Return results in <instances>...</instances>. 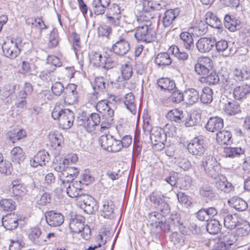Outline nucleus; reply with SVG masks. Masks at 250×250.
Here are the masks:
<instances>
[{"mask_svg":"<svg viewBox=\"0 0 250 250\" xmlns=\"http://www.w3.org/2000/svg\"><path fill=\"white\" fill-rule=\"evenodd\" d=\"M178 14L175 13V10L173 9L167 10L164 13L162 18V23L165 27H169L176 18Z\"/></svg>","mask_w":250,"mask_h":250,"instance_id":"obj_37","label":"nucleus"},{"mask_svg":"<svg viewBox=\"0 0 250 250\" xmlns=\"http://www.w3.org/2000/svg\"><path fill=\"white\" fill-rule=\"evenodd\" d=\"M206 21L212 27L219 28L221 22L218 18L214 13L208 12L206 14Z\"/></svg>","mask_w":250,"mask_h":250,"instance_id":"obj_44","label":"nucleus"},{"mask_svg":"<svg viewBox=\"0 0 250 250\" xmlns=\"http://www.w3.org/2000/svg\"><path fill=\"white\" fill-rule=\"evenodd\" d=\"M189 152L196 157L202 156L205 152L203 140L198 137L192 140L188 145Z\"/></svg>","mask_w":250,"mask_h":250,"instance_id":"obj_10","label":"nucleus"},{"mask_svg":"<svg viewBox=\"0 0 250 250\" xmlns=\"http://www.w3.org/2000/svg\"><path fill=\"white\" fill-rule=\"evenodd\" d=\"M19 217L15 214H7L2 218V226L8 230L16 229L19 225Z\"/></svg>","mask_w":250,"mask_h":250,"instance_id":"obj_19","label":"nucleus"},{"mask_svg":"<svg viewBox=\"0 0 250 250\" xmlns=\"http://www.w3.org/2000/svg\"><path fill=\"white\" fill-rule=\"evenodd\" d=\"M121 10L119 6L115 3L112 4L107 9L106 17L109 23L114 26L120 24Z\"/></svg>","mask_w":250,"mask_h":250,"instance_id":"obj_12","label":"nucleus"},{"mask_svg":"<svg viewBox=\"0 0 250 250\" xmlns=\"http://www.w3.org/2000/svg\"><path fill=\"white\" fill-rule=\"evenodd\" d=\"M192 179L189 176H185L179 179L177 182L179 188L180 189L187 190L191 185Z\"/></svg>","mask_w":250,"mask_h":250,"instance_id":"obj_58","label":"nucleus"},{"mask_svg":"<svg viewBox=\"0 0 250 250\" xmlns=\"http://www.w3.org/2000/svg\"><path fill=\"white\" fill-rule=\"evenodd\" d=\"M11 156L13 162H18L19 164L23 161L25 159L22 148L19 146H16L13 148L11 151Z\"/></svg>","mask_w":250,"mask_h":250,"instance_id":"obj_45","label":"nucleus"},{"mask_svg":"<svg viewBox=\"0 0 250 250\" xmlns=\"http://www.w3.org/2000/svg\"><path fill=\"white\" fill-rule=\"evenodd\" d=\"M223 109L225 113L229 115H233L241 111L239 104L234 101H227L225 103Z\"/></svg>","mask_w":250,"mask_h":250,"instance_id":"obj_30","label":"nucleus"},{"mask_svg":"<svg viewBox=\"0 0 250 250\" xmlns=\"http://www.w3.org/2000/svg\"><path fill=\"white\" fill-rule=\"evenodd\" d=\"M113 137L111 135H102L100 137L99 142L101 146L105 150H107L111 146Z\"/></svg>","mask_w":250,"mask_h":250,"instance_id":"obj_57","label":"nucleus"},{"mask_svg":"<svg viewBox=\"0 0 250 250\" xmlns=\"http://www.w3.org/2000/svg\"><path fill=\"white\" fill-rule=\"evenodd\" d=\"M24 245L25 243L21 238L12 239L9 245V250H21Z\"/></svg>","mask_w":250,"mask_h":250,"instance_id":"obj_63","label":"nucleus"},{"mask_svg":"<svg viewBox=\"0 0 250 250\" xmlns=\"http://www.w3.org/2000/svg\"><path fill=\"white\" fill-rule=\"evenodd\" d=\"M49 159V155L47 151H40L34 156L33 161H31V165L35 167L38 166H44L46 162H48Z\"/></svg>","mask_w":250,"mask_h":250,"instance_id":"obj_21","label":"nucleus"},{"mask_svg":"<svg viewBox=\"0 0 250 250\" xmlns=\"http://www.w3.org/2000/svg\"><path fill=\"white\" fill-rule=\"evenodd\" d=\"M49 136L50 139L54 146H61L62 140V135L61 132L56 131L54 132V133L50 135Z\"/></svg>","mask_w":250,"mask_h":250,"instance_id":"obj_62","label":"nucleus"},{"mask_svg":"<svg viewBox=\"0 0 250 250\" xmlns=\"http://www.w3.org/2000/svg\"><path fill=\"white\" fill-rule=\"evenodd\" d=\"M7 136L13 143L26 136V132L23 129L14 130L8 132Z\"/></svg>","mask_w":250,"mask_h":250,"instance_id":"obj_49","label":"nucleus"},{"mask_svg":"<svg viewBox=\"0 0 250 250\" xmlns=\"http://www.w3.org/2000/svg\"><path fill=\"white\" fill-rule=\"evenodd\" d=\"M65 187L67 194L71 198H75L78 196L82 189L80 183L77 181L73 182Z\"/></svg>","mask_w":250,"mask_h":250,"instance_id":"obj_40","label":"nucleus"},{"mask_svg":"<svg viewBox=\"0 0 250 250\" xmlns=\"http://www.w3.org/2000/svg\"><path fill=\"white\" fill-rule=\"evenodd\" d=\"M124 103L126 108L133 114L136 113V105L135 97L131 92L126 94L124 98Z\"/></svg>","mask_w":250,"mask_h":250,"instance_id":"obj_31","label":"nucleus"},{"mask_svg":"<svg viewBox=\"0 0 250 250\" xmlns=\"http://www.w3.org/2000/svg\"><path fill=\"white\" fill-rule=\"evenodd\" d=\"M26 98L24 92H19L16 97L15 106L22 110L26 106Z\"/></svg>","mask_w":250,"mask_h":250,"instance_id":"obj_52","label":"nucleus"},{"mask_svg":"<svg viewBox=\"0 0 250 250\" xmlns=\"http://www.w3.org/2000/svg\"><path fill=\"white\" fill-rule=\"evenodd\" d=\"M167 221L174 229H176L177 228L180 229L182 228L183 221L181 220L180 215L177 213H172Z\"/></svg>","mask_w":250,"mask_h":250,"instance_id":"obj_47","label":"nucleus"},{"mask_svg":"<svg viewBox=\"0 0 250 250\" xmlns=\"http://www.w3.org/2000/svg\"><path fill=\"white\" fill-rule=\"evenodd\" d=\"M223 126V120L218 116L210 117L205 125L207 130L211 132L218 131Z\"/></svg>","mask_w":250,"mask_h":250,"instance_id":"obj_18","label":"nucleus"},{"mask_svg":"<svg viewBox=\"0 0 250 250\" xmlns=\"http://www.w3.org/2000/svg\"><path fill=\"white\" fill-rule=\"evenodd\" d=\"M194 34L191 32H183L180 34V38L184 47L187 50H190L194 47L193 39L192 34Z\"/></svg>","mask_w":250,"mask_h":250,"instance_id":"obj_29","label":"nucleus"},{"mask_svg":"<svg viewBox=\"0 0 250 250\" xmlns=\"http://www.w3.org/2000/svg\"><path fill=\"white\" fill-rule=\"evenodd\" d=\"M203 78L204 79V81L209 85H215L219 82V78L218 74L216 72H213L211 69L209 73L206 75V76L203 77Z\"/></svg>","mask_w":250,"mask_h":250,"instance_id":"obj_53","label":"nucleus"},{"mask_svg":"<svg viewBox=\"0 0 250 250\" xmlns=\"http://www.w3.org/2000/svg\"><path fill=\"white\" fill-rule=\"evenodd\" d=\"M28 238L34 245L38 246H43L47 242L45 239V235L41 229L37 227L30 229L28 232Z\"/></svg>","mask_w":250,"mask_h":250,"instance_id":"obj_13","label":"nucleus"},{"mask_svg":"<svg viewBox=\"0 0 250 250\" xmlns=\"http://www.w3.org/2000/svg\"><path fill=\"white\" fill-rule=\"evenodd\" d=\"M199 98L198 92L194 88H189L185 91L184 100L188 104L192 105L195 103Z\"/></svg>","mask_w":250,"mask_h":250,"instance_id":"obj_32","label":"nucleus"},{"mask_svg":"<svg viewBox=\"0 0 250 250\" xmlns=\"http://www.w3.org/2000/svg\"><path fill=\"white\" fill-rule=\"evenodd\" d=\"M149 198L150 202L165 215H167L170 212L169 206L165 201V196L161 192L154 191L149 195Z\"/></svg>","mask_w":250,"mask_h":250,"instance_id":"obj_6","label":"nucleus"},{"mask_svg":"<svg viewBox=\"0 0 250 250\" xmlns=\"http://www.w3.org/2000/svg\"><path fill=\"white\" fill-rule=\"evenodd\" d=\"M74 115L69 109H63V129L70 128L73 124Z\"/></svg>","mask_w":250,"mask_h":250,"instance_id":"obj_42","label":"nucleus"},{"mask_svg":"<svg viewBox=\"0 0 250 250\" xmlns=\"http://www.w3.org/2000/svg\"><path fill=\"white\" fill-rule=\"evenodd\" d=\"M21 41L20 39H16L4 42L2 46L4 55L11 59L16 58L21 51Z\"/></svg>","mask_w":250,"mask_h":250,"instance_id":"obj_4","label":"nucleus"},{"mask_svg":"<svg viewBox=\"0 0 250 250\" xmlns=\"http://www.w3.org/2000/svg\"><path fill=\"white\" fill-rule=\"evenodd\" d=\"M150 139L154 150L159 151L164 149L167 135L162 128H154L150 134Z\"/></svg>","mask_w":250,"mask_h":250,"instance_id":"obj_5","label":"nucleus"},{"mask_svg":"<svg viewBox=\"0 0 250 250\" xmlns=\"http://www.w3.org/2000/svg\"><path fill=\"white\" fill-rule=\"evenodd\" d=\"M212 95L213 91L210 87H204L200 97L201 102L205 104H210L213 100Z\"/></svg>","mask_w":250,"mask_h":250,"instance_id":"obj_46","label":"nucleus"},{"mask_svg":"<svg viewBox=\"0 0 250 250\" xmlns=\"http://www.w3.org/2000/svg\"><path fill=\"white\" fill-rule=\"evenodd\" d=\"M111 50L113 52L119 56H124L126 54L130 49V45L129 41L124 36H119L114 41Z\"/></svg>","mask_w":250,"mask_h":250,"instance_id":"obj_7","label":"nucleus"},{"mask_svg":"<svg viewBox=\"0 0 250 250\" xmlns=\"http://www.w3.org/2000/svg\"><path fill=\"white\" fill-rule=\"evenodd\" d=\"M80 120L82 122V125L86 131L92 132L96 129V127L99 126L101 118L99 115L96 113H91L88 118L82 117Z\"/></svg>","mask_w":250,"mask_h":250,"instance_id":"obj_8","label":"nucleus"},{"mask_svg":"<svg viewBox=\"0 0 250 250\" xmlns=\"http://www.w3.org/2000/svg\"><path fill=\"white\" fill-rule=\"evenodd\" d=\"M244 152V150L241 147H226L224 148V153L226 157H238L243 154Z\"/></svg>","mask_w":250,"mask_h":250,"instance_id":"obj_48","label":"nucleus"},{"mask_svg":"<svg viewBox=\"0 0 250 250\" xmlns=\"http://www.w3.org/2000/svg\"><path fill=\"white\" fill-rule=\"evenodd\" d=\"M215 40L208 38H201L196 43V47L201 53L209 52L214 44Z\"/></svg>","mask_w":250,"mask_h":250,"instance_id":"obj_20","label":"nucleus"},{"mask_svg":"<svg viewBox=\"0 0 250 250\" xmlns=\"http://www.w3.org/2000/svg\"><path fill=\"white\" fill-rule=\"evenodd\" d=\"M11 184L12 192L15 196L22 195L27 192L26 187L20 180H14L12 181Z\"/></svg>","mask_w":250,"mask_h":250,"instance_id":"obj_34","label":"nucleus"},{"mask_svg":"<svg viewBox=\"0 0 250 250\" xmlns=\"http://www.w3.org/2000/svg\"><path fill=\"white\" fill-rule=\"evenodd\" d=\"M221 225L217 220H210L207 225V230L211 234H216L220 232Z\"/></svg>","mask_w":250,"mask_h":250,"instance_id":"obj_51","label":"nucleus"},{"mask_svg":"<svg viewBox=\"0 0 250 250\" xmlns=\"http://www.w3.org/2000/svg\"><path fill=\"white\" fill-rule=\"evenodd\" d=\"M212 66V60L208 57L203 58L194 65L195 72L199 75H208Z\"/></svg>","mask_w":250,"mask_h":250,"instance_id":"obj_11","label":"nucleus"},{"mask_svg":"<svg viewBox=\"0 0 250 250\" xmlns=\"http://www.w3.org/2000/svg\"><path fill=\"white\" fill-rule=\"evenodd\" d=\"M154 62L159 66H165L170 65L172 60L168 53H160L155 57Z\"/></svg>","mask_w":250,"mask_h":250,"instance_id":"obj_36","label":"nucleus"},{"mask_svg":"<svg viewBox=\"0 0 250 250\" xmlns=\"http://www.w3.org/2000/svg\"><path fill=\"white\" fill-rule=\"evenodd\" d=\"M166 117L168 120L177 123H183L185 118V114L183 111L174 109L169 111L167 114Z\"/></svg>","mask_w":250,"mask_h":250,"instance_id":"obj_33","label":"nucleus"},{"mask_svg":"<svg viewBox=\"0 0 250 250\" xmlns=\"http://www.w3.org/2000/svg\"><path fill=\"white\" fill-rule=\"evenodd\" d=\"M77 86L73 83H69L65 88L63 87V101L68 104L73 103L77 98Z\"/></svg>","mask_w":250,"mask_h":250,"instance_id":"obj_17","label":"nucleus"},{"mask_svg":"<svg viewBox=\"0 0 250 250\" xmlns=\"http://www.w3.org/2000/svg\"><path fill=\"white\" fill-rule=\"evenodd\" d=\"M78 160V158L76 154L70 153L65 156L63 159V176L64 175L72 176L75 178L78 174V169L75 167H66L65 165L76 163Z\"/></svg>","mask_w":250,"mask_h":250,"instance_id":"obj_9","label":"nucleus"},{"mask_svg":"<svg viewBox=\"0 0 250 250\" xmlns=\"http://www.w3.org/2000/svg\"><path fill=\"white\" fill-rule=\"evenodd\" d=\"M235 234L238 238L245 237L250 232V224L247 221L241 220L237 225Z\"/></svg>","mask_w":250,"mask_h":250,"instance_id":"obj_27","label":"nucleus"},{"mask_svg":"<svg viewBox=\"0 0 250 250\" xmlns=\"http://www.w3.org/2000/svg\"><path fill=\"white\" fill-rule=\"evenodd\" d=\"M241 220V218L236 213L227 214L224 215V226L229 229L235 228Z\"/></svg>","mask_w":250,"mask_h":250,"instance_id":"obj_24","label":"nucleus"},{"mask_svg":"<svg viewBox=\"0 0 250 250\" xmlns=\"http://www.w3.org/2000/svg\"><path fill=\"white\" fill-rule=\"evenodd\" d=\"M66 221L72 233H81L82 237L86 240L90 238L91 229L89 226L84 225L85 219L83 216L71 211L66 214Z\"/></svg>","mask_w":250,"mask_h":250,"instance_id":"obj_1","label":"nucleus"},{"mask_svg":"<svg viewBox=\"0 0 250 250\" xmlns=\"http://www.w3.org/2000/svg\"><path fill=\"white\" fill-rule=\"evenodd\" d=\"M229 205L239 211H243L248 208V204L242 198L237 197H232L228 200Z\"/></svg>","mask_w":250,"mask_h":250,"instance_id":"obj_25","label":"nucleus"},{"mask_svg":"<svg viewBox=\"0 0 250 250\" xmlns=\"http://www.w3.org/2000/svg\"><path fill=\"white\" fill-rule=\"evenodd\" d=\"M102 56L99 52L92 51L89 54V59L91 63L95 66L99 67L102 65L101 59Z\"/></svg>","mask_w":250,"mask_h":250,"instance_id":"obj_60","label":"nucleus"},{"mask_svg":"<svg viewBox=\"0 0 250 250\" xmlns=\"http://www.w3.org/2000/svg\"><path fill=\"white\" fill-rule=\"evenodd\" d=\"M134 36L139 41L149 43L156 39V33L150 22L146 21L137 27Z\"/></svg>","mask_w":250,"mask_h":250,"instance_id":"obj_2","label":"nucleus"},{"mask_svg":"<svg viewBox=\"0 0 250 250\" xmlns=\"http://www.w3.org/2000/svg\"><path fill=\"white\" fill-rule=\"evenodd\" d=\"M0 207L5 211H12L16 209V204L12 199H3L0 200Z\"/></svg>","mask_w":250,"mask_h":250,"instance_id":"obj_50","label":"nucleus"},{"mask_svg":"<svg viewBox=\"0 0 250 250\" xmlns=\"http://www.w3.org/2000/svg\"><path fill=\"white\" fill-rule=\"evenodd\" d=\"M123 78L125 80H129L133 74L132 66L129 63H125L122 65L121 68Z\"/></svg>","mask_w":250,"mask_h":250,"instance_id":"obj_56","label":"nucleus"},{"mask_svg":"<svg viewBox=\"0 0 250 250\" xmlns=\"http://www.w3.org/2000/svg\"><path fill=\"white\" fill-rule=\"evenodd\" d=\"M208 25V24L206 21H201L197 26L190 27L188 31L192 32V30L193 33L197 36H202L207 32Z\"/></svg>","mask_w":250,"mask_h":250,"instance_id":"obj_39","label":"nucleus"},{"mask_svg":"<svg viewBox=\"0 0 250 250\" xmlns=\"http://www.w3.org/2000/svg\"><path fill=\"white\" fill-rule=\"evenodd\" d=\"M172 93L171 96V100L175 103H179L184 100L185 92L183 93L181 91L176 89L171 91Z\"/></svg>","mask_w":250,"mask_h":250,"instance_id":"obj_61","label":"nucleus"},{"mask_svg":"<svg viewBox=\"0 0 250 250\" xmlns=\"http://www.w3.org/2000/svg\"><path fill=\"white\" fill-rule=\"evenodd\" d=\"M157 84L162 89L169 92L173 91L176 88L174 81L167 78L159 79L157 81Z\"/></svg>","mask_w":250,"mask_h":250,"instance_id":"obj_35","label":"nucleus"},{"mask_svg":"<svg viewBox=\"0 0 250 250\" xmlns=\"http://www.w3.org/2000/svg\"><path fill=\"white\" fill-rule=\"evenodd\" d=\"M231 138L230 132L226 130L220 131L216 134V141L221 145L229 144Z\"/></svg>","mask_w":250,"mask_h":250,"instance_id":"obj_43","label":"nucleus"},{"mask_svg":"<svg viewBox=\"0 0 250 250\" xmlns=\"http://www.w3.org/2000/svg\"><path fill=\"white\" fill-rule=\"evenodd\" d=\"M161 213L158 212H153L149 213L148 214V219L150 222H151V224H157L158 223V225H156V227L157 228L158 225L160 224L161 220H164V216L167 215H165L163 213L161 212Z\"/></svg>","mask_w":250,"mask_h":250,"instance_id":"obj_54","label":"nucleus"},{"mask_svg":"<svg viewBox=\"0 0 250 250\" xmlns=\"http://www.w3.org/2000/svg\"><path fill=\"white\" fill-rule=\"evenodd\" d=\"M250 93V84H242L236 86L233 89V96L236 100H240L247 98Z\"/></svg>","mask_w":250,"mask_h":250,"instance_id":"obj_23","label":"nucleus"},{"mask_svg":"<svg viewBox=\"0 0 250 250\" xmlns=\"http://www.w3.org/2000/svg\"><path fill=\"white\" fill-rule=\"evenodd\" d=\"M96 109L98 112L103 114L104 116L114 115V111L109 106L108 102L106 100L98 102L96 104Z\"/></svg>","mask_w":250,"mask_h":250,"instance_id":"obj_26","label":"nucleus"},{"mask_svg":"<svg viewBox=\"0 0 250 250\" xmlns=\"http://www.w3.org/2000/svg\"><path fill=\"white\" fill-rule=\"evenodd\" d=\"M233 76L237 82L247 80L250 77V70L245 69H241L235 68L233 70Z\"/></svg>","mask_w":250,"mask_h":250,"instance_id":"obj_41","label":"nucleus"},{"mask_svg":"<svg viewBox=\"0 0 250 250\" xmlns=\"http://www.w3.org/2000/svg\"><path fill=\"white\" fill-rule=\"evenodd\" d=\"M171 241L173 242L174 245H179L182 246L184 244V236L174 231L170 236Z\"/></svg>","mask_w":250,"mask_h":250,"instance_id":"obj_64","label":"nucleus"},{"mask_svg":"<svg viewBox=\"0 0 250 250\" xmlns=\"http://www.w3.org/2000/svg\"><path fill=\"white\" fill-rule=\"evenodd\" d=\"M215 186L217 189L225 193H229L233 190L232 184L229 182L225 177L217 181Z\"/></svg>","mask_w":250,"mask_h":250,"instance_id":"obj_38","label":"nucleus"},{"mask_svg":"<svg viewBox=\"0 0 250 250\" xmlns=\"http://www.w3.org/2000/svg\"><path fill=\"white\" fill-rule=\"evenodd\" d=\"M201 166L209 176L214 179L221 173V166L216 158L212 155L206 157L202 160Z\"/></svg>","mask_w":250,"mask_h":250,"instance_id":"obj_3","label":"nucleus"},{"mask_svg":"<svg viewBox=\"0 0 250 250\" xmlns=\"http://www.w3.org/2000/svg\"><path fill=\"white\" fill-rule=\"evenodd\" d=\"M62 157L60 156H56L54 160L53 167L55 170L58 173V176L60 180L61 184L60 187H57L55 189V194L59 198H61L62 197V162L61 160Z\"/></svg>","mask_w":250,"mask_h":250,"instance_id":"obj_15","label":"nucleus"},{"mask_svg":"<svg viewBox=\"0 0 250 250\" xmlns=\"http://www.w3.org/2000/svg\"><path fill=\"white\" fill-rule=\"evenodd\" d=\"M169 50L179 60L184 61L188 58V53L184 51H180L179 48L176 45L171 46Z\"/></svg>","mask_w":250,"mask_h":250,"instance_id":"obj_55","label":"nucleus"},{"mask_svg":"<svg viewBox=\"0 0 250 250\" xmlns=\"http://www.w3.org/2000/svg\"><path fill=\"white\" fill-rule=\"evenodd\" d=\"M220 239L230 250H235L240 247L237 243L238 238L234 232L225 231L221 234Z\"/></svg>","mask_w":250,"mask_h":250,"instance_id":"obj_14","label":"nucleus"},{"mask_svg":"<svg viewBox=\"0 0 250 250\" xmlns=\"http://www.w3.org/2000/svg\"><path fill=\"white\" fill-rule=\"evenodd\" d=\"M93 88L96 93L99 91L103 92L105 89V83L104 78L103 77L95 78Z\"/></svg>","mask_w":250,"mask_h":250,"instance_id":"obj_59","label":"nucleus"},{"mask_svg":"<svg viewBox=\"0 0 250 250\" xmlns=\"http://www.w3.org/2000/svg\"><path fill=\"white\" fill-rule=\"evenodd\" d=\"M115 206L111 200H104L100 209L101 215L105 218L112 219L114 217Z\"/></svg>","mask_w":250,"mask_h":250,"instance_id":"obj_16","label":"nucleus"},{"mask_svg":"<svg viewBox=\"0 0 250 250\" xmlns=\"http://www.w3.org/2000/svg\"><path fill=\"white\" fill-rule=\"evenodd\" d=\"M45 218L47 223L50 226L57 227L62 224V216L61 213L50 211L46 213Z\"/></svg>","mask_w":250,"mask_h":250,"instance_id":"obj_22","label":"nucleus"},{"mask_svg":"<svg viewBox=\"0 0 250 250\" xmlns=\"http://www.w3.org/2000/svg\"><path fill=\"white\" fill-rule=\"evenodd\" d=\"M240 21L231 17L230 15H226L224 18V26L231 32L239 30L240 28Z\"/></svg>","mask_w":250,"mask_h":250,"instance_id":"obj_28","label":"nucleus"}]
</instances>
